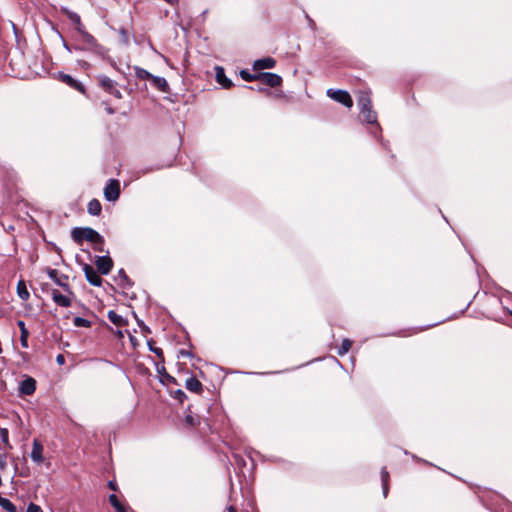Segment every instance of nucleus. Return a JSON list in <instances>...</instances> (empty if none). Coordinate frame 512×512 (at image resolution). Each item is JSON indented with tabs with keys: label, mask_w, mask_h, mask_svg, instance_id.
Listing matches in <instances>:
<instances>
[{
	"label": "nucleus",
	"mask_w": 512,
	"mask_h": 512,
	"mask_svg": "<svg viewBox=\"0 0 512 512\" xmlns=\"http://www.w3.org/2000/svg\"><path fill=\"white\" fill-rule=\"evenodd\" d=\"M71 238L78 245H81L84 240L92 244H101L104 242V238L91 227H75L71 231Z\"/></svg>",
	"instance_id": "nucleus-1"
},
{
	"label": "nucleus",
	"mask_w": 512,
	"mask_h": 512,
	"mask_svg": "<svg viewBox=\"0 0 512 512\" xmlns=\"http://www.w3.org/2000/svg\"><path fill=\"white\" fill-rule=\"evenodd\" d=\"M360 113L367 123L373 124L377 121L376 112L372 109L371 99L368 93H361L358 98Z\"/></svg>",
	"instance_id": "nucleus-2"
},
{
	"label": "nucleus",
	"mask_w": 512,
	"mask_h": 512,
	"mask_svg": "<svg viewBox=\"0 0 512 512\" xmlns=\"http://www.w3.org/2000/svg\"><path fill=\"white\" fill-rule=\"evenodd\" d=\"M327 95L331 99H333L334 101L343 104L347 108H351L353 106V100H352L350 94L347 91H345V90H341V89H337V90L328 89L327 90Z\"/></svg>",
	"instance_id": "nucleus-3"
},
{
	"label": "nucleus",
	"mask_w": 512,
	"mask_h": 512,
	"mask_svg": "<svg viewBox=\"0 0 512 512\" xmlns=\"http://www.w3.org/2000/svg\"><path fill=\"white\" fill-rule=\"evenodd\" d=\"M120 196V183L111 179L104 188V197L107 201H116Z\"/></svg>",
	"instance_id": "nucleus-4"
},
{
	"label": "nucleus",
	"mask_w": 512,
	"mask_h": 512,
	"mask_svg": "<svg viewBox=\"0 0 512 512\" xmlns=\"http://www.w3.org/2000/svg\"><path fill=\"white\" fill-rule=\"evenodd\" d=\"M258 81L269 87H278L282 84V77L276 73L259 72Z\"/></svg>",
	"instance_id": "nucleus-5"
},
{
	"label": "nucleus",
	"mask_w": 512,
	"mask_h": 512,
	"mask_svg": "<svg viewBox=\"0 0 512 512\" xmlns=\"http://www.w3.org/2000/svg\"><path fill=\"white\" fill-rule=\"evenodd\" d=\"M80 35L82 37L83 43L87 45V47H84L83 49L92 50L96 53L103 52V47L99 45L94 36L88 33L85 29L80 32Z\"/></svg>",
	"instance_id": "nucleus-6"
},
{
	"label": "nucleus",
	"mask_w": 512,
	"mask_h": 512,
	"mask_svg": "<svg viewBox=\"0 0 512 512\" xmlns=\"http://www.w3.org/2000/svg\"><path fill=\"white\" fill-rule=\"evenodd\" d=\"M83 271L86 277V280L92 285L99 287L102 285V278L97 273V271L89 264L83 265Z\"/></svg>",
	"instance_id": "nucleus-7"
},
{
	"label": "nucleus",
	"mask_w": 512,
	"mask_h": 512,
	"mask_svg": "<svg viewBox=\"0 0 512 512\" xmlns=\"http://www.w3.org/2000/svg\"><path fill=\"white\" fill-rule=\"evenodd\" d=\"M95 265L99 273L107 275L113 268V261L108 255L98 256Z\"/></svg>",
	"instance_id": "nucleus-8"
},
{
	"label": "nucleus",
	"mask_w": 512,
	"mask_h": 512,
	"mask_svg": "<svg viewBox=\"0 0 512 512\" xmlns=\"http://www.w3.org/2000/svg\"><path fill=\"white\" fill-rule=\"evenodd\" d=\"M59 79L67 84L69 87L81 92L85 93V87L82 83L74 79L72 76L65 74V73H59Z\"/></svg>",
	"instance_id": "nucleus-9"
},
{
	"label": "nucleus",
	"mask_w": 512,
	"mask_h": 512,
	"mask_svg": "<svg viewBox=\"0 0 512 512\" xmlns=\"http://www.w3.org/2000/svg\"><path fill=\"white\" fill-rule=\"evenodd\" d=\"M36 390V381L28 377L20 383L19 392L22 395H32Z\"/></svg>",
	"instance_id": "nucleus-10"
},
{
	"label": "nucleus",
	"mask_w": 512,
	"mask_h": 512,
	"mask_svg": "<svg viewBox=\"0 0 512 512\" xmlns=\"http://www.w3.org/2000/svg\"><path fill=\"white\" fill-rule=\"evenodd\" d=\"M53 301L61 307H70L72 304L71 298L67 295H63L59 290L53 289L51 292Z\"/></svg>",
	"instance_id": "nucleus-11"
},
{
	"label": "nucleus",
	"mask_w": 512,
	"mask_h": 512,
	"mask_svg": "<svg viewBox=\"0 0 512 512\" xmlns=\"http://www.w3.org/2000/svg\"><path fill=\"white\" fill-rule=\"evenodd\" d=\"M276 65V60L272 57H265L262 59H257L253 63L254 70H264L274 68Z\"/></svg>",
	"instance_id": "nucleus-12"
},
{
	"label": "nucleus",
	"mask_w": 512,
	"mask_h": 512,
	"mask_svg": "<svg viewBox=\"0 0 512 512\" xmlns=\"http://www.w3.org/2000/svg\"><path fill=\"white\" fill-rule=\"evenodd\" d=\"M216 81L225 89H229L233 86L232 81L226 77L224 68L221 66L215 67Z\"/></svg>",
	"instance_id": "nucleus-13"
},
{
	"label": "nucleus",
	"mask_w": 512,
	"mask_h": 512,
	"mask_svg": "<svg viewBox=\"0 0 512 512\" xmlns=\"http://www.w3.org/2000/svg\"><path fill=\"white\" fill-rule=\"evenodd\" d=\"M42 454H43V446H42V444L37 439H35L33 441V447H32V452H31V459L34 462L41 463L43 461V455Z\"/></svg>",
	"instance_id": "nucleus-14"
},
{
	"label": "nucleus",
	"mask_w": 512,
	"mask_h": 512,
	"mask_svg": "<svg viewBox=\"0 0 512 512\" xmlns=\"http://www.w3.org/2000/svg\"><path fill=\"white\" fill-rule=\"evenodd\" d=\"M63 12L69 18V20L75 26V29L79 33L84 30V26H83V24L81 22V18H80V16L77 13L72 12V11H70L68 9H63Z\"/></svg>",
	"instance_id": "nucleus-15"
},
{
	"label": "nucleus",
	"mask_w": 512,
	"mask_h": 512,
	"mask_svg": "<svg viewBox=\"0 0 512 512\" xmlns=\"http://www.w3.org/2000/svg\"><path fill=\"white\" fill-rule=\"evenodd\" d=\"M47 274H48L49 278L51 280H53L57 285L61 286L64 290L69 292V294H71V295L73 294L72 291L70 290L69 284L66 283V282H63L61 280V278L58 277V271L57 270L48 268L47 269Z\"/></svg>",
	"instance_id": "nucleus-16"
},
{
	"label": "nucleus",
	"mask_w": 512,
	"mask_h": 512,
	"mask_svg": "<svg viewBox=\"0 0 512 512\" xmlns=\"http://www.w3.org/2000/svg\"><path fill=\"white\" fill-rule=\"evenodd\" d=\"M150 81L152 85L161 92H169V85L165 78L153 75Z\"/></svg>",
	"instance_id": "nucleus-17"
},
{
	"label": "nucleus",
	"mask_w": 512,
	"mask_h": 512,
	"mask_svg": "<svg viewBox=\"0 0 512 512\" xmlns=\"http://www.w3.org/2000/svg\"><path fill=\"white\" fill-rule=\"evenodd\" d=\"M185 387L195 393H201L203 386L202 383L195 377H190L186 380Z\"/></svg>",
	"instance_id": "nucleus-18"
},
{
	"label": "nucleus",
	"mask_w": 512,
	"mask_h": 512,
	"mask_svg": "<svg viewBox=\"0 0 512 512\" xmlns=\"http://www.w3.org/2000/svg\"><path fill=\"white\" fill-rule=\"evenodd\" d=\"M18 327L20 329L21 335H20V342L22 347L27 348L28 347V335L29 332L27 328L25 327V323L22 320L18 321Z\"/></svg>",
	"instance_id": "nucleus-19"
},
{
	"label": "nucleus",
	"mask_w": 512,
	"mask_h": 512,
	"mask_svg": "<svg viewBox=\"0 0 512 512\" xmlns=\"http://www.w3.org/2000/svg\"><path fill=\"white\" fill-rule=\"evenodd\" d=\"M88 213L93 216H98L101 213L102 206L97 199H92L87 206Z\"/></svg>",
	"instance_id": "nucleus-20"
},
{
	"label": "nucleus",
	"mask_w": 512,
	"mask_h": 512,
	"mask_svg": "<svg viewBox=\"0 0 512 512\" xmlns=\"http://www.w3.org/2000/svg\"><path fill=\"white\" fill-rule=\"evenodd\" d=\"M17 294H18L19 298L22 300H28L30 297V293H29V291L26 287V284L23 280H20L17 283Z\"/></svg>",
	"instance_id": "nucleus-21"
},
{
	"label": "nucleus",
	"mask_w": 512,
	"mask_h": 512,
	"mask_svg": "<svg viewBox=\"0 0 512 512\" xmlns=\"http://www.w3.org/2000/svg\"><path fill=\"white\" fill-rule=\"evenodd\" d=\"M109 502L116 512H127V508L119 501L115 494L109 495Z\"/></svg>",
	"instance_id": "nucleus-22"
},
{
	"label": "nucleus",
	"mask_w": 512,
	"mask_h": 512,
	"mask_svg": "<svg viewBox=\"0 0 512 512\" xmlns=\"http://www.w3.org/2000/svg\"><path fill=\"white\" fill-rule=\"evenodd\" d=\"M0 507L7 512H17L16 506L7 498L0 495Z\"/></svg>",
	"instance_id": "nucleus-23"
},
{
	"label": "nucleus",
	"mask_w": 512,
	"mask_h": 512,
	"mask_svg": "<svg viewBox=\"0 0 512 512\" xmlns=\"http://www.w3.org/2000/svg\"><path fill=\"white\" fill-rule=\"evenodd\" d=\"M99 82L101 87L107 92H109L115 86L114 81L104 75L99 77Z\"/></svg>",
	"instance_id": "nucleus-24"
},
{
	"label": "nucleus",
	"mask_w": 512,
	"mask_h": 512,
	"mask_svg": "<svg viewBox=\"0 0 512 512\" xmlns=\"http://www.w3.org/2000/svg\"><path fill=\"white\" fill-rule=\"evenodd\" d=\"M108 318H109V320H110L113 324H115V325H117V326H122V325H124V324H125V321H124V319L122 318V316L118 315V314H117L115 311H113V310H110V311L108 312Z\"/></svg>",
	"instance_id": "nucleus-25"
},
{
	"label": "nucleus",
	"mask_w": 512,
	"mask_h": 512,
	"mask_svg": "<svg viewBox=\"0 0 512 512\" xmlns=\"http://www.w3.org/2000/svg\"><path fill=\"white\" fill-rule=\"evenodd\" d=\"M381 479H382V486H383V494L386 497L388 493V479H389V473L386 470L385 467L381 469Z\"/></svg>",
	"instance_id": "nucleus-26"
},
{
	"label": "nucleus",
	"mask_w": 512,
	"mask_h": 512,
	"mask_svg": "<svg viewBox=\"0 0 512 512\" xmlns=\"http://www.w3.org/2000/svg\"><path fill=\"white\" fill-rule=\"evenodd\" d=\"M240 76L243 80L251 82V81H258L259 73L251 74L247 70H241Z\"/></svg>",
	"instance_id": "nucleus-27"
},
{
	"label": "nucleus",
	"mask_w": 512,
	"mask_h": 512,
	"mask_svg": "<svg viewBox=\"0 0 512 512\" xmlns=\"http://www.w3.org/2000/svg\"><path fill=\"white\" fill-rule=\"evenodd\" d=\"M135 74L139 79L150 80L153 76L150 72L140 67H135Z\"/></svg>",
	"instance_id": "nucleus-28"
},
{
	"label": "nucleus",
	"mask_w": 512,
	"mask_h": 512,
	"mask_svg": "<svg viewBox=\"0 0 512 512\" xmlns=\"http://www.w3.org/2000/svg\"><path fill=\"white\" fill-rule=\"evenodd\" d=\"M351 345H352V342L349 339H344L342 341V344H341L339 350H338V354L339 355L346 354L350 350Z\"/></svg>",
	"instance_id": "nucleus-29"
},
{
	"label": "nucleus",
	"mask_w": 512,
	"mask_h": 512,
	"mask_svg": "<svg viewBox=\"0 0 512 512\" xmlns=\"http://www.w3.org/2000/svg\"><path fill=\"white\" fill-rule=\"evenodd\" d=\"M73 322L76 327H90L91 326V322L89 320L84 319L79 316L75 317Z\"/></svg>",
	"instance_id": "nucleus-30"
},
{
	"label": "nucleus",
	"mask_w": 512,
	"mask_h": 512,
	"mask_svg": "<svg viewBox=\"0 0 512 512\" xmlns=\"http://www.w3.org/2000/svg\"><path fill=\"white\" fill-rule=\"evenodd\" d=\"M153 343L154 341L153 340H149L148 341V346H149V350L153 353H155L158 357L162 358L163 357V351L161 348H157V347H154L153 346Z\"/></svg>",
	"instance_id": "nucleus-31"
},
{
	"label": "nucleus",
	"mask_w": 512,
	"mask_h": 512,
	"mask_svg": "<svg viewBox=\"0 0 512 512\" xmlns=\"http://www.w3.org/2000/svg\"><path fill=\"white\" fill-rule=\"evenodd\" d=\"M0 437H1L2 442L6 446H10L9 445V440H8V430L6 428H1L0 429Z\"/></svg>",
	"instance_id": "nucleus-32"
},
{
	"label": "nucleus",
	"mask_w": 512,
	"mask_h": 512,
	"mask_svg": "<svg viewBox=\"0 0 512 512\" xmlns=\"http://www.w3.org/2000/svg\"><path fill=\"white\" fill-rule=\"evenodd\" d=\"M26 512H43V511L39 505L30 503L27 507Z\"/></svg>",
	"instance_id": "nucleus-33"
},
{
	"label": "nucleus",
	"mask_w": 512,
	"mask_h": 512,
	"mask_svg": "<svg viewBox=\"0 0 512 512\" xmlns=\"http://www.w3.org/2000/svg\"><path fill=\"white\" fill-rule=\"evenodd\" d=\"M120 34H121V40H122L123 44L128 45L129 38H128V34H127L126 30L121 29Z\"/></svg>",
	"instance_id": "nucleus-34"
},
{
	"label": "nucleus",
	"mask_w": 512,
	"mask_h": 512,
	"mask_svg": "<svg viewBox=\"0 0 512 512\" xmlns=\"http://www.w3.org/2000/svg\"><path fill=\"white\" fill-rule=\"evenodd\" d=\"M6 459L7 456L4 453H0V470H4L6 468Z\"/></svg>",
	"instance_id": "nucleus-35"
},
{
	"label": "nucleus",
	"mask_w": 512,
	"mask_h": 512,
	"mask_svg": "<svg viewBox=\"0 0 512 512\" xmlns=\"http://www.w3.org/2000/svg\"><path fill=\"white\" fill-rule=\"evenodd\" d=\"M108 93L112 94L114 97L118 99L122 97L121 92L118 89H116L115 86Z\"/></svg>",
	"instance_id": "nucleus-36"
},
{
	"label": "nucleus",
	"mask_w": 512,
	"mask_h": 512,
	"mask_svg": "<svg viewBox=\"0 0 512 512\" xmlns=\"http://www.w3.org/2000/svg\"><path fill=\"white\" fill-rule=\"evenodd\" d=\"M118 275L121 279H123V281L127 282L128 284H130V280L128 278V276L126 275L125 271L123 269L119 270L118 272Z\"/></svg>",
	"instance_id": "nucleus-37"
},
{
	"label": "nucleus",
	"mask_w": 512,
	"mask_h": 512,
	"mask_svg": "<svg viewBox=\"0 0 512 512\" xmlns=\"http://www.w3.org/2000/svg\"><path fill=\"white\" fill-rule=\"evenodd\" d=\"M186 397L185 393L182 390H177L175 392V398H177L180 402H183V399Z\"/></svg>",
	"instance_id": "nucleus-38"
},
{
	"label": "nucleus",
	"mask_w": 512,
	"mask_h": 512,
	"mask_svg": "<svg viewBox=\"0 0 512 512\" xmlns=\"http://www.w3.org/2000/svg\"><path fill=\"white\" fill-rule=\"evenodd\" d=\"M185 422H186L188 425H190V426H195V425H196V422H195V420H194V417H193V416H191V415H187V416L185 417Z\"/></svg>",
	"instance_id": "nucleus-39"
},
{
	"label": "nucleus",
	"mask_w": 512,
	"mask_h": 512,
	"mask_svg": "<svg viewBox=\"0 0 512 512\" xmlns=\"http://www.w3.org/2000/svg\"><path fill=\"white\" fill-rule=\"evenodd\" d=\"M162 370H163V377H164L165 379H167V381L175 382L174 377L170 376V375L166 372V370H165V368H164V367H162Z\"/></svg>",
	"instance_id": "nucleus-40"
},
{
	"label": "nucleus",
	"mask_w": 512,
	"mask_h": 512,
	"mask_svg": "<svg viewBox=\"0 0 512 512\" xmlns=\"http://www.w3.org/2000/svg\"><path fill=\"white\" fill-rule=\"evenodd\" d=\"M162 370H163V377H164L165 379H167V381L175 382L174 377L170 376V375L166 372V370H165V368H164V367H162Z\"/></svg>",
	"instance_id": "nucleus-41"
},
{
	"label": "nucleus",
	"mask_w": 512,
	"mask_h": 512,
	"mask_svg": "<svg viewBox=\"0 0 512 512\" xmlns=\"http://www.w3.org/2000/svg\"><path fill=\"white\" fill-rule=\"evenodd\" d=\"M93 248L94 250L96 251H99V252H104V242H102L101 244H93Z\"/></svg>",
	"instance_id": "nucleus-42"
},
{
	"label": "nucleus",
	"mask_w": 512,
	"mask_h": 512,
	"mask_svg": "<svg viewBox=\"0 0 512 512\" xmlns=\"http://www.w3.org/2000/svg\"><path fill=\"white\" fill-rule=\"evenodd\" d=\"M56 361L58 364H63L65 359H64V356L62 354H59L57 357H56Z\"/></svg>",
	"instance_id": "nucleus-43"
},
{
	"label": "nucleus",
	"mask_w": 512,
	"mask_h": 512,
	"mask_svg": "<svg viewBox=\"0 0 512 512\" xmlns=\"http://www.w3.org/2000/svg\"><path fill=\"white\" fill-rule=\"evenodd\" d=\"M108 487H109L110 489L114 490V491H116V490H117V486H116V484H115L113 481H109V483H108Z\"/></svg>",
	"instance_id": "nucleus-44"
},
{
	"label": "nucleus",
	"mask_w": 512,
	"mask_h": 512,
	"mask_svg": "<svg viewBox=\"0 0 512 512\" xmlns=\"http://www.w3.org/2000/svg\"><path fill=\"white\" fill-rule=\"evenodd\" d=\"M138 324L142 327V329L147 332V333H150V329L145 326L143 323H141L140 321H138Z\"/></svg>",
	"instance_id": "nucleus-45"
},
{
	"label": "nucleus",
	"mask_w": 512,
	"mask_h": 512,
	"mask_svg": "<svg viewBox=\"0 0 512 512\" xmlns=\"http://www.w3.org/2000/svg\"><path fill=\"white\" fill-rule=\"evenodd\" d=\"M167 3L169 4H177L179 2V0H165Z\"/></svg>",
	"instance_id": "nucleus-46"
},
{
	"label": "nucleus",
	"mask_w": 512,
	"mask_h": 512,
	"mask_svg": "<svg viewBox=\"0 0 512 512\" xmlns=\"http://www.w3.org/2000/svg\"><path fill=\"white\" fill-rule=\"evenodd\" d=\"M181 354H182L183 356H187V357H190V356H191L190 352H187V351H184V350H182V351H181Z\"/></svg>",
	"instance_id": "nucleus-47"
},
{
	"label": "nucleus",
	"mask_w": 512,
	"mask_h": 512,
	"mask_svg": "<svg viewBox=\"0 0 512 512\" xmlns=\"http://www.w3.org/2000/svg\"><path fill=\"white\" fill-rule=\"evenodd\" d=\"M228 512H237L236 508H234L233 506H230L228 508Z\"/></svg>",
	"instance_id": "nucleus-48"
},
{
	"label": "nucleus",
	"mask_w": 512,
	"mask_h": 512,
	"mask_svg": "<svg viewBox=\"0 0 512 512\" xmlns=\"http://www.w3.org/2000/svg\"><path fill=\"white\" fill-rule=\"evenodd\" d=\"M107 112H108L109 114H113V113H114V110H113L112 108H108V109H107Z\"/></svg>",
	"instance_id": "nucleus-49"
},
{
	"label": "nucleus",
	"mask_w": 512,
	"mask_h": 512,
	"mask_svg": "<svg viewBox=\"0 0 512 512\" xmlns=\"http://www.w3.org/2000/svg\"><path fill=\"white\" fill-rule=\"evenodd\" d=\"M158 372L163 376V370L158 369Z\"/></svg>",
	"instance_id": "nucleus-50"
}]
</instances>
